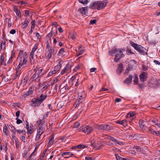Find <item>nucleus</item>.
<instances>
[{"mask_svg":"<svg viewBox=\"0 0 160 160\" xmlns=\"http://www.w3.org/2000/svg\"><path fill=\"white\" fill-rule=\"evenodd\" d=\"M79 131H82L87 134L91 133L93 131V128L90 126H82L79 129Z\"/></svg>","mask_w":160,"mask_h":160,"instance_id":"5","label":"nucleus"},{"mask_svg":"<svg viewBox=\"0 0 160 160\" xmlns=\"http://www.w3.org/2000/svg\"><path fill=\"white\" fill-rule=\"evenodd\" d=\"M130 44L138 52L139 54H144L146 53V49L140 45L135 43L132 41H130Z\"/></svg>","mask_w":160,"mask_h":160,"instance_id":"3","label":"nucleus"},{"mask_svg":"<svg viewBox=\"0 0 160 160\" xmlns=\"http://www.w3.org/2000/svg\"><path fill=\"white\" fill-rule=\"evenodd\" d=\"M33 91V90L32 89V87H31L28 91L26 93V95L27 96L29 95L32 93Z\"/></svg>","mask_w":160,"mask_h":160,"instance_id":"36","label":"nucleus"},{"mask_svg":"<svg viewBox=\"0 0 160 160\" xmlns=\"http://www.w3.org/2000/svg\"><path fill=\"white\" fill-rule=\"evenodd\" d=\"M62 66V64L59 62L57 66L54 67V69L58 72L60 70Z\"/></svg>","mask_w":160,"mask_h":160,"instance_id":"24","label":"nucleus"},{"mask_svg":"<svg viewBox=\"0 0 160 160\" xmlns=\"http://www.w3.org/2000/svg\"><path fill=\"white\" fill-rule=\"evenodd\" d=\"M69 37L70 38L74 40L76 39V35L74 33H72L69 34Z\"/></svg>","mask_w":160,"mask_h":160,"instance_id":"41","label":"nucleus"},{"mask_svg":"<svg viewBox=\"0 0 160 160\" xmlns=\"http://www.w3.org/2000/svg\"><path fill=\"white\" fill-rule=\"evenodd\" d=\"M39 44L38 43H36L33 47L32 48V51L35 52L38 49Z\"/></svg>","mask_w":160,"mask_h":160,"instance_id":"42","label":"nucleus"},{"mask_svg":"<svg viewBox=\"0 0 160 160\" xmlns=\"http://www.w3.org/2000/svg\"><path fill=\"white\" fill-rule=\"evenodd\" d=\"M132 75H130L129 77L126 78L124 82L126 83L129 84L132 82Z\"/></svg>","mask_w":160,"mask_h":160,"instance_id":"16","label":"nucleus"},{"mask_svg":"<svg viewBox=\"0 0 160 160\" xmlns=\"http://www.w3.org/2000/svg\"><path fill=\"white\" fill-rule=\"evenodd\" d=\"M49 112H47L45 114H43V119H44L45 118H46L47 117H48V115L49 113Z\"/></svg>","mask_w":160,"mask_h":160,"instance_id":"56","label":"nucleus"},{"mask_svg":"<svg viewBox=\"0 0 160 160\" xmlns=\"http://www.w3.org/2000/svg\"><path fill=\"white\" fill-rule=\"evenodd\" d=\"M21 74V72L20 71H17L16 74L14 76V79H16L18 76H19Z\"/></svg>","mask_w":160,"mask_h":160,"instance_id":"45","label":"nucleus"},{"mask_svg":"<svg viewBox=\"0 0 160 160\" xmlns=\"http://www.w3.org/2000/svg\"><path fill=\"white\" fill-rule=\"evenodd\" d=\"M126 53L128 55L133 54H134V53L131 51V49L129 48H127Z\"/></svg>","mask_w":160,"mask_h":160,"instance_id":"38","label":"nucleus"},{"mask_svg":"<svg viewBox=\"0 0 160 160\" xmlns=\"http://www.w3.org/2000/svg\"><path fill=\"white\" fill-rule=\"evenodd\" d=\"M78 10L81 13L83 14H86V7L81 8H79Z\"/></svg>","mask_w":160,"mask_h":160,"instance_id":"34","label":"nucleus"},{"mask_svg":"<svg viewBox=\"0 0 160 160\" xmlns=\"http://www.w3.org/2000/svg\"><path fill=\"white\" fill-rule=\"evenodd\" d=\"M70 153V152H65L62 153V152L61 153V154L59 155H61L62 156H64L65 155H68Z\"/></svg>","mask_w":160,"mask_h":160,"instance_id":"48","label":"nucleus"},{"mask_svg":"<svg viewBox=\"0 0 160 160\" xmlns=\"http://www.w3.org/2000/svg\"><path fill=\"white\" fill-rule=\"evenodd\" d=\"M146 122L143 121L142 120H140L139 121V124L140 127L143 130L144 132H146L147 130H146V129L147 128L145 126V123Z\"/></svg>","mask_w":160,"mask_h":160,"instance_id":"10","label":"nucleus"},{"mask_svg":"<svg viewBox=\"0 0 160 160\" xmlns=\"http://www.w3.org/2000/svg\"><path fill=\"white\" fill-rule=\"evenodd\" d=\"M48 85L46 82H43L41 86V90L43 91L46 90L48 88Z\"/></svg>","mask_w":160,"mask_h":160,"instance_id":"18","label":"nucleus"},{"mask_svg":"<svg viewBox=\"0 0 160 160\" xmlns=\"http://www.w3.org/2000/svg\"><path fill=\"white\" fill-rule=\"evenodd\" d=\"M78 1L80 3L83 4H84L85 3L87 4L88 2V0H78Z\"/></svg>","mask_w":160,"mask_h":160,"instance_id":"46","label":"nucleus"},{"mask_svg":"<svg viewBox=\"0 0 160 160\" xmlns=\"http://www.w3.org/2000/svg\"><path fill=\"white\" fill-rule=\"evenodd\" d=\"M14 11L18 17H21V13L20 11L16 7H14Z\"/></svg>","mask_w":160,"mask_h":160,"instance_id":"25","label":"nucleus"},{"mask_svg":"<svg viewBox=\"0 0 160 160\" xmlns=\"http://www.w3.org/2000/svg\"><path fill=\"white\" fill-rule=\"evenodd\" d=\"M72 66V64L68 62L61 72V74L62 75L66 73L70 72Z\"/></svg>","mask_w":160,"mask_h":160,"instance_id":"6","label":"nucleus"},{"mask_svg":"<svg viewBox=\"0 0 160 160\" xmlns=\"http://www.w3.org/2000/svg\"><path fill=\"white\" fill-rule=\"evenodd\" d=\"M115 122L120 125H121L124 127H126L128 125V121L125 119H123L122 120H118L115 121Z\"/></svg>","mask_w":160,"mask_h":160,"instance_id":"11","label":"nucleus"},{"mask_svg":"<svg viewBox=\"0 0 160 160\" xmlns=\"http://www.w3.org/2000/svg\"><path fill=\"white\" fill-rule=\"evenodd\" d=\"M147 129L151 134H154L155 132H156V131L153 130L152 129L150 128H147Z\"/></svg>","mask_w":160,"mask_h":160,"instance_id":"47","label":"nucleus"},{"mask_svg":"<svg viewBox=\"0 0 160 160\" xmlns=\"http://www.w3.org/2000/svg\"><path fill=\"white\" fill-rule=\"evenodd\" d=\"M110 139L112 141H114V142H117L118 143L120 144L119 142H118L117 140L115 139L114 138L110 136Z\"/></svg>","mask_w":160,"mask_h":160,"instance_id":"49","label":"nucleus"},{"mask_svg":"<svg viewBox=\"0 0 160 160\" xmlns=\"http://www.w3.org/2000/svg\"><path fill=\"white\" fill-rule=\"evenodd\" d=\"M52 36V34L49 32L46 35V38L48 40H50Z\"/></svg>","mask_w":160,"mask_h":160,"instance_id":"50","label":"nucleus"},{"mask_svg":"<svg viewBox=\"0 0 160 160\" xmlns=\"http://www.w3.org/2000/svg\"><path fill=\"white\" fill-rule=\"evenodd\" d=\"M15 142L16 145V148L17 149H18L19 148L20 142L18 141V138H16L15 139Z\"/></svg>","mask_w":160,"mask_h":160,"instance_id":"44","label":"nucleus"},{"mask_svg":"<svg viewBox=\"0 0 160 160\" xmlns=\"http://www.w3.org/2000/svg\"><path fill=\"white\" fill-rule=\"evenodd\" d=\"M16 32V31L15 29H12L10 32V33L11 34H13Z\"/></svg>","mask_w":160,"mask_h":160,"instance_id":"63","label":"nucleus"},{"mask_svg":"<svg viewBox=\"0 0 160 160\" xmlns=\"http://www.w3.org/2000/svg\"><path fill=\"white\" fill-rule=\"evenodd\" d=\"M36 36L38 39H40L41 38V37L40 36V34L38 32L36 33Z\"/></svg>","mask_w":160,"mask_h":160,"instance_id":"61","label":"nucleus"},{"mask_svg":"<svg viewBox=\"0 0 160 160\" xmlns=\"http://www.w3.org/2000/svg\"><path fill=\"white\" fill-rule=\"evenodd\" d=\"M115 155L117 160H126V159L120 157L118 154H116Z\"/></svg>","mask_w":160,"mask_h":160,"instance_id":"37","label":"nucleus"},{"mask_svg":"<svg viewBox=\"0 0 160 160\" xmlns=\"http://www.w3.org/2000/svg\"><path fill=\"white\" fill-rule=\"evenodd\" d=\"M39 78V75H37V73L35 72L31 77V79L33 80H35Z\"/></svg>","mask_w":160,"mask_h":160,"instance_id":"33","label":"nucleus"},{"mask_svg":"<svg viewBox=\"0 0 160 160\" xmlns=\"http://www.w3.org/2000/svg\"><path fill=\"white\" fill-rule=\"evenodd\" d=\"M3 132L5 133L6 136H8L9 134V131L6 124H4L3 126Z\"/></svg>","mask_w":160,"mask_h":160,"instance_id":"20","label":"nucleus"},{"mask_svg":"<svg viewBox=\"0 0 160 160\" xmlns=\"http://www.w3.org/2000/svg\"><path fill=\"white\" fill-rule=\"evenodd\" d=\"M29 23V19L26 18L23 24L21 26V28L22 29L26 28L28 26V24Z\"/></svg>","mask_w":160,"mask_h":160,"instance_id":"19","label":"nucleus"},{"mask_svg":"<svg viewBox=\"0 0 160 160\" xmlns=\"http://www.w3.org/2000/svg\"><path fill=\"white\" fill-rule=\"evenodd\" d=\"M94 127L96 129L100 131L104 130H108L112 129V126L106 124H103L100 125H96L94 126Z\"/></svg>","mask_w":160,"mask_h":160,"instance_id":"4","label":"nucleus"},{"mask_svg":"<svg viewBox=\"0 0 160 160\" xmlns=\"http://www.w3.org/2000/svg\"><path fill=\"white\" fill-rule=\"evenodd\" d=\"M28 79L29 78L28 76H26L22 80L20 83V85H22L23 86H25L27 83Z\"/></svg>","mask_w":160,"mask_h":160,"instance_id":"15","label":"nucleus"},{"mask_svg":"<svg viewBox=\"0 0 160 160\" xmlns=\"http://www.w3.org/2000/svg\"><path fill=\"white\" fill-rule=\"evenodd\" d=\"M134 80H133V82L136 85L138 84V75L135 74L134 76Z\"/></svg>","mask_w":160,"mask_h":160,"instance_id":"32","label":"nucleus"},{"mask_svg":"<svg viewBox=\"0 0 160 160\" xmlns=\"http://www.w3.org/2000/svg\"><path fill=\"white\" fill-rule=\"evenodd\" d=\"M43 124H42L41 125H40L39 127V128L38 129L39 130H40L41 131H42L44 132L45 131V126Z\"/></svg>","mask_w":160,"mask_h":160,"instance_id":"39","label":"nucleus"},{"mask_svg":"<svg viewBox=\"0 0 160 160\" xmlns=\"http://www.w3.org/2000/svg\"><path fill=\"white\" fill-rule=\"evenodd\" d=\"M6 41H5L2 40V42L0 45V52H1L2 49L5 50L6 49Z\"/></svg>","mask_w":160,"mask_h":160,"instance_id":"14","label":"nucleus"},{"mask_svg":"<svg viewBox=\"0 0 160 160\" xmlns=\"http://www.w3.org/2000/svg\"><path fill=\"white\" fill-rule=\"evenodd\" d=\"M35 22H36L34 20H32L31 22V24H32L31 26V28H34V27H35Z\"/></svg>","mask_w":160,"mask_h":160,"instance_id":"51","label":"nucleus"},{"mask_svg":"<svg viewBox=\"0 0 160 160\" xmlns=\"http://www.w3.org/2000/svg\"><path fill=\"white\" fill-rule=\"evenodd\" d=\"M17 120V123L18 124H19L22 122V121L20 119H18V118H16Z\"/></svg>","mask_w":160,"mask_h":160,"instance_id":"64","label":"nucleus"},{"mask_svg":"<svg viewBox=\"0 0 160 160\" xmlns=\"http://www.w3.org/2000/svg\"><path fill=\"white\" fill-rule=\"evenodd\" d=\"M83 50H81L80 48H79L78 49V56L82 54L83 53Z\"/></svg>","mask_w":160,"mask_h":160,"instance_id":"60","label":"nucleus"},{"mask_svg":"<svg viewBox=\"0 0 160 160\" xmlns=\"http://www.w3.org/2000/svg\"><path fill=\"white\" fill-rule=\"evenodd\" d=\"M36 149V148H35V150L33 151V152L29 156V157L28 158V159L26 160H32L31 158V157L32 156L33 154L35 152V151Z\"/></svg>","mask_w":160,"mask_h":160,"instance_id":"58","label":"nucleus"},{"mask_svg":"<svg viewBox=\"0 0 160 160\" xmlns=\"http://www.w3.org/2000/svg\"><path fill=\"white\" fill-rule=\"evenodd\" d=\"M80 67V66L79 65H78L73 70V72H76L78 69H79Z\"/></svg>","mask_w":160,"mask_h":160,"instance_id":"54","label":"nucleus"},{"mask_svg":"<svg viewBox=\"0 0 160 160\" xmlns=\"http://www.w3.org/2000/svg\"><path fill=\"white\" fill-rule=\"evenodd\" d=\"M85 97L86 95L84 92H80L78 93V98H81L83 100L85 98Z\"/></svg>","mask_w":160,"mask_h":160,"instance_id":"21","label":"nucleus"},{"mask_svg":"<svg viewBox=\"0 0 160 160\" xmlns=\"http://www.w3.org/2000/svg\"><path fill=\"white\" fill-rule=\"evenodd\" d=\"M118 53L116 54L115 55V58L114 59V61L116 62H118L124 56V54H121L120 56L118 58Z\"/></svg>","mask_w":160,"mask_h":160,"instance_id":"17","label":"nucleus"},{"mask_svg":"<svg viewBox=\"0 0 160 160\" xmlns=\"http://www.w3.org/2000/svg\"><path fill=\"white\" fill-rule=\"evenodd\" d=\"M5 57L3 53H2L1 55L0 59V65H1L3 64L4 61Z\"/></svg>","mask_w":160,"mask_h":160,"instance_id":"28","label":"nucleus"},{"mask_svg":"<svg viewBox=\"0 0 160 160\" xmlns=\"http://www.w3.org/2000/svg\"><path fill=\"white\" fill-rule=\"evenodd\" d=\"M133 148H135L136 150V151L138 152H142L143 151V149L140 148V147L138 146H135L133 147Z\"/></svg>","mask_w":160,"mask_h":160,"instance_id":"27","label":"nucleus"},{"mask_svg":"<svg viewBox=\"0 0 160 160\" xmlns=\"http://www.w3.org/2000/svg\"><path fill=\"white\" fill-rule=\"evenodd\" d=\"M28 55L26 52L23 50H20L18 53L17 59L20 61L17 67L19 69L22 66L26 65L28 60Z\"/></svg>","mask_w":160,"mask_h":160,"instance_id":"1","label":"nucleus"},{"mask_svg":"<svg viewBox=\"0 0 160 160\" xmlns=\"http://www.w3.org/2000/svg\"><path fill=\"white\" fill-rule=\"evenodd\" d=\"M123 70L122 64V63H120L119 65L117 72L118 74H120L122 71Z\"/></svg>","mask_w":160,"mask_h":160,"instance_id":"22","label":"nucleus"},{"mask_svg":"<svg viewBox=\"0 0 160 160\" xmlns=\"http://www.w3.org/2000/svg\"><path fill=\"white\" fill-rule=\"evenodd\" d=\"M9 128L10 131L13 133H16V130H15V128L14 127L12 124H10L9 125Z\"/></svg>","mask_w":160,"mask_h":160,"instance_id":"31","label":"nucleus"},{"mask_svg":"<svg viewBox=\"0 0 160 160\" xmlns=\"http://www.w3.org/2000/svg\"><path fill=\"white\" fill-rule=\"evenodd\" d=\"M124 50V49L123 48L117 49L116 48H113L109 52L110 55L113 56V54L116 53L117 54V53L118 52H119V53H121Z\"/></svg>","mask_w":160,"mask_h":160,"instance_id":"7","label":"nucleus"},{"mask_svg":"<svg viewBox=\"0 0 160 160\" xmlns=\"http://www.w3.org/2000/svg\"><path fill=\"white\" fill-rule=\"evenodd\" d=\"M108 2L104 1H97L90 4L89 8L91 9H97L100 10L104 8L108 4Z\"/></svg>","mask_w":160,"mask_h":160,"instance_id":"2","label":"nucleus"},{"mask_svg":"<svg viewBox=\"0 0 160 160\" xmlns=\"http://www.w3.org/2000/svg\"><path fill=\"white\" fill-rule=\"evenodd\" d=\"M54 52V50L53 48L48 49L46 54L47 58L49 59L51 58Z\"/></svg>","mask_w":160,"mask_h":160,"instance_id":"9","label":"nucleus"},{"mask_svg":"<svg viewBox=\"0 0 160 160\" xmlns=\"http://www.w3.org/2000/svg\"><path fill=\"white\" fill-rule=\"evenodd\" d=\"M65 52L64 48H62L60 50L58 55L61 57H66Z\"/></svg>","mask_w":160,"mask_h":160,"instance_id":"13","label":"nucleus"},{"mask_svg":"<svg viewBox=\"0 0 160 160\" xmlns=\"http://www.w3.org/2000/svg\"><path fill=\"white\" fill-rule=\"evenodd\" d=\"M29 150H26L24 151L23 153L22 154V157L24 158H26L27 157V155L28 152Z\"/></svg>","mask_w":160,"mask_h":160,"instance_id":"43","label":"nucleus"},{"mask_svg":"<svg viewBox=\"0 0 160 160\" xmlns=\"http://www.w3.org/2000/svg\"><path fill=\"white\" fill-rule=\"evenodd\" d=\"M44 69L43 68H42L41 69H39L37 70L36 71V72L37 73V75H39V77L41 76V74L42 72V71H43Z\"/></svg>","mask_w":160,"mask_h":160,"instance_id":"40","label":"nucleus"},{"mask_svg":"<svg viewBox=\"0 0 160 160\" xmlns=\"http://www.w3.org/2000/svg\"><path fill=\"white\" fill-rule=\"evenodd\" d=\"M33 130L32 129H29V128L28 129H27L28 134V135H29V134L30 135L31 134H32L33 132Z\"/></svg>","mask_w":160,"mask_h":160,"instance_id":"57","label":"nucleus"},{"mask_svg":"<svg viewBox=\"0 0 160 160\" xmlns=\"http://www.w3.org/2000/svg\"><path fill=\"white\" fill-rule=\"evenodd\" d=\"M83 99L81 98H78L75 103L76 104V107L78 106L80 103H81L83 101Z\"/></svg>","mask_w":160,"mask_h":160,"instance_id":"30","label":"nucleus"},{"mask_svg":"<svg viewBox=\"0 0 160 160\" xmlns=\"http://www.w3.org/2000/svg\"><path fill=\"white\" fill-rule=\"evenodd\" d=\"M80 123L79 122H76L74 124L73 127L75 128H78L80 126Z\"/></svg>","mask_w":160,"mask_h":160,"instance_id":"55","label":"nucleus"},{"mask_svg":"<svg viewBox=\"0 0 160 160\" xmlns=\"http://www.w3.org/2000/svg\"><path fill=\"white\" fill-rule=\"evenodd\" d=\"M46 48L47 49H50V48H52V47L50 46L49 42L48 41H47L46 42Z\"/></svg>","mask_w":160,"mask_h":160,"instance_id":"53","label":"nucleus"},{"mask_svg":"<svg viewBox=\"0 0 160 160\" xmlns=\"http://www.w3.org/2000/svg\"><path fill=\"white\" fill-rule=\"evenodd\" d=\"M64 89L66 90H68L69 89V87L68 85L67 84H66L64 87L61 89V90H63Z\"/></svg>","mask_w":160,"mask_h":160,"instance_id":"59","label":"nucleus"},{"mask_svg":"<svg viewBox=\"0 0 160 160\" xmlns=\"http://www.w3.org/2000/svg\"><path fill=\"white\" fill-rule=\"evenodd\" d=\"M57 30L56 28H52L50 33H51L52 36L54 35V36H55L57 34Z\"/></svg>","mask_w":160,"mask_h":160,"instance_id":"23","label":"nucleus"},{"mask_svg":"<svg viewBox=\"0 0 160 160\" xmlns=\"http://www.w3.org/2000/svg\"><path fill=\"white\" fill-rule=\"evenodd\" d=\"M47 95L42 94L40 96L39 100L42 103L43 101L46 98Z\"/></svg>","mask_w":160,"mask_h":160,"instance_id":"29","label":"nucleus"},{"mask_svg":"<svg viewBox=\"0 0 160 160\" xmlns=\"http://www.w3.org/2000/svg\"><path fill=\"white\" fill-rule=\"evenodd\" d=\"M32 103L31 105L32 106L37 107L40 105L42 102L39 100V98H34L31 100Z\"/></svg>","mask_w":160,"mask_h":160,"instance_id":"8","label":"nucleus"},{"mask_svg":"<svg viewBox=\"0 0 160 160\" xmlns=\"http://www.w3.org/2000/svg\"><path fill=\"white\" fill-rule=\"evenodd\" d=\"M76 147H77L78 148H82V149L87 147V146H85L83 145H81V144H80V145H77V146H76Z\"/></svg>","mask_w":160,"mask_h":160,"instance_id":"52","label":"nucleus"},{"mask_svg":"<svg viewBox=\"0 0 160 160\" xmlns=\"http://www.w3.org/2000/svg\"><path fill=\"white\" fill-rule=\"evenodd\" d=\"M147 72H143L141 74L140 76V79L142 82H144L146 80L147 78Z\"/></svg>","mask_w":160,"mask_h":160,"instance_id":"12","label":"nucleus"},{"mask_svg":"<svg viewBox=\"0 0 160 160\" xmlns=\"http://www.w3.org/2000/svg\"><path fill=\"white\" fill-rule=\"evenodd\" d=\"M54 135H52L49 138V141L48 142V144L49 145H52L53 143V140L54 139Z\"/></svg>","mask_w":160,"mask_h":160,"instance_id":"26","label":"nucleus"},{"mask_svg":"<svg viewBox=\"0 0 160 160\" xmlns=\"http://www.w3.org/2000/svg\"><path fill=\"white\" fill-rule=\"evenodd\" d=\"M135 115V113L133 112H128L127 114V118H131L133 117Z\"/></svg>","mask_w":160,"mask_h":160,"instance_id":"35","label":"nucleus"},{"mask_svg":"<svg viewBox=\"0 0 160 160\" xmlns=\"http://www.w3.org/2000/svg\"><path fill=\"white\" fill-rule=\"evenodd\" d=\"M43 132H43L42 131H41L40 130H39L38 129V130H37V134L41 136V135H42V134L43 133Z\"/></svg>","mask_w":160,"mask_h":160,"instance_id":"62","label":"nucleus"}]
</instances>
